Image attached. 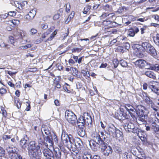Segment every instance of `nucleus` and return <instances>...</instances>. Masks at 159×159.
Listing matches in <instances>:
<instances>
[{"label": "nucleus", "mask_w": 159, "mask_h": 159, "mask_svg": "<svg viewBox=\"0 0 159 159\" xmlns=\"http://www.w3.org/2000/svg\"><path fill=\"white\" fill-rule=\"evenodd\" d=\"M8 42L12 44H13L14 45H15L14 44L15 43V40L13 37L10 36L9 37Z\"/></svg>", "instance_id": "40"}, {"label": "nucleus", "mask_w": 159, "mask_h": 159, "mask_svg": "<svg viewBox=\"0 0 159 159\" xmlns=\"http://www.w3.org/2000/svg\"><path fill=\"white\" fill-rule=\"evenodd\" d=\"M31 34L33 35L36 34L37 32V30L35 29L32 28L30 30Z\"/></svg>", "instance_id": "55"}, {"label": "nucleus", "mask_w": 159, "mask_h": 159, "mask_svg": "<svg viewBox=\"0 0 159 159\" xmlns=\"http://www.w3.org/2000/svg\"><path fill=\"white\" fill-rule=\"evenodd\" d=\"M113 62L114 65V67L115 68H116L119 63L117 59H114L113 61Z\"/></svg>", "instance_id": "47"}, {"label": "nucleus", "mask_w": 159, "mask_h": 159, "mask_svg": "<svg viewBox=\"0 0 159 159\" xmlns=\"http://www.w3.org/2000/svg\"><path fill=\"white\" fill-rule=\"evenodd\" d=\"M28 141L25 138L22 139L20 141V144L22 148L24 149L26 148L27 146L28 145Z\"/></svg>", "instance_id": "22"}, {"label": "nucleus", "mask_w": 159, "mask_h": 159, "mask_svg": "<svg viewBox=\"0 0 159 159\" xmlns=\"http://www.w3.org/2000/svg\"><path fill=\"white\" fill-rule=\"evenodd\" d=\"M135 109L136 108H135V109L132 110L129 112L132 117L134 120V118H136V111H135Z\"/></svg>", "instance_id": "34"}, {"label": "nucleus", "mask_w": 159, "mask_h": 159, "mask_svg": "<svg viewBox=\"0 0 159 159\" xmlns=\"http://www.w3.org/2000/svg\"><path fill=\"white\" fill-rule=\"evenodd\" d=\"M115 136L116 138H120L121 139L122 138L123 134L122 132L119 129H116V131L115 133Z\"/></svg>", "instance_id": "28"}, {"label": "nucleus", "mask_w": 159, "mask_h": 159, "mask_svg": "<svg viewBox=\"0 0 159 159\" xmlns=\"http://www.w3.org/2000/svg\"><path fill=\"white\" fill-rule=\"evenodd\" d=\"M61 139L63 144L70 151L72 150L74 152L73 147L75 145V141L71 135H68L65 133H62L61 136Z\"/></svg>", "instance_id": "1"}, {"label": "nucleus", "mask_w": 159, "mask_h": 159, "mask_svg": "<svg viewBox=\"0 0 159 159\" xmlns=\"http://www.w3.org/2000/svg\"><path fill=\"white\" fill-rule=\"evenodd\" d=\"M91 155L87 154L84 155L83 156L82 159H91Z\"/></svg>", "instance_id": "54"}, {"label": "nucleus", "mask_w": 159, "mask_h": 159, "mask_svg": "<svg viewBox=\"0 0 159 159\" xmlns=\"http://www.w3.org/2000/svg\"><path fill=\"white\" fill-rule=\"evenodd\" d=\"M144 107L139 105L136 107L135 111H136V116L138 117L139 120L145 124L147 122L146 120L148 116L144 111Z\"/></svg>", "instance_id": "3"}, {"label": "nucleus", "mask_w": 159, "mask_h": 159, "mask_svg": "<svg viewBox=\"0 0 159 159\" xmlns=\"http://www.w3.org/2000/svg\"><path fill=\"white\" fill-rule=\"evenodd\" d=\"M103 8L105 11L108 12L111 11L112 9L111 6L108 4L104 6Z\"/></svg>", "instance_id": "33"}, {"label": "nucleus", "mask_w": 159, "mask_h": 159, "mask_svg": "<svg viewBox=\"0 0 159 159\" xmlns=\"http://www.w3.org/2000/svg\"><path fill=\"white\" fill-rule=\"evenodd\" d=\"M132 47L137 52H142L143 51L142 44L141 45L138 44H133Z\"/></svg>", "instance_id": "24"}, {"label": "nucleus", "mask_w": 159, "mask_h": 159, "mask_svg": "<svg viewBox=\"0 0 159 159\" xmlns=\"http://www.w3.org/2000/svg\"><path fill=\"white\" fill-rule=\"evenodd\" d=\"M54 159H61V152L58 148L54 149L53 151Z\"/></svg>", "instance_id": "17"}, {"label": "nucleus", "mask_w": 159, "mask_h": 159, "mask_svg": "<svg viewBox=\"0 0 159 159\" xmlns=\"http://www.w3.org/2000/svg\"><path fill=\"white\" fill-rule=\"evenodd\" d=\"M154 83L155 82L154 81L149 82L148 88L150 89L152 92L159 95V89L157 86L154 84Z\"/></svg>", "instance_id": "11"}, {"label": "nucleus", "mask_w": 159, "mask_h": 159, "mask_svg": "<svg viewBox=\"0 0 159 159\" xmlns=\"http://www.w3.org/2000/svg\"><path fill=\"white\" fill-rule=\"evenodd\" d=\"M91 8V6H88L84 8V11L83 12L84 13L86 14L87 12L90 10Z\"/></svg>", "instance_id": "45"}, {"label": "nucleus", "mask_w": 159, "mask_h": 159, "mask_svg": "<svg viewBox=\"0 0 159 159\" xmlns=\"http://www.w3.org/2000/svg\"><path fill=\"white\" fill-rule=\"evenodd\" d=\"M84 118L85 125H87L89 124L91 125L92 123V117L88 113H84Z\"/></svg>", "instance_id": "12"}, {"label": "nucleus", "mask_w": 159, "mask_h": 159, "mask_svg": "<svg viewBox=\"0 0 159 159\" xmlns=\"http://www.w3.org/2000/svg\"><path fill=\"white\" fill-rule=\"evenodd\" d=\"M141 52H139V53L137 54L138 57L140 58H142L144 56V55Z\"/></svg>", "instance_id": "64"}, {"label": "nucleus", "mask_w": 159, "mask_h": 159, "mask_svg": "<svg viewBox=\"0 0 159 159\" xmlns=\"http://www.w3.org/2000/svg\"><path fill=\"white\" fill-rule=\"evenodd\" d=\"M51 32V31L50 30H48L46 32L42 35V38H45Z\"/></svg>", "instance_id": "44"}, {"label": "nucleus", "mask_w": 159, "mask_h": 159, "mask_svg": "<svg viewBox=\"0 0 159 159\" xmlns=\"http://www.w3.org/2000/svg\"><path fill=\"white\" fill-rule=\"evenodd\" d=\"M134 133L137 134V135L141 139L142 138L144 139L145 136V133L144 131L138 128H136L134 131Z\"/></svg>", "instance_id": "15"}, {"label": "nucleus", "mask_w": 159, "mask_h": 159, "mask_svg": "<svg viewBox=\"0 0 159 159\" xmlns=\"http://www.w3.org/2000/svg\"><path fill=\"white\" fill-rule=\"evenodd\" d=\"M30 151L29 152V153L31 159H40V155L41 154L36 152L34 150Z\"/></svg>", "instance_id": "14"}, {"label": "nucleus", "mask_w": 159, "mask_h": 159, "mask_svg": "<svg viewBox=\"0 0 159 159\" xmlns=\"http://www.w3.org/2000/svg\"><path fill=\"white\" fill-rule=\"evenodd\" d=\"M120 63L123 67H126L128 66L127 62L123 60H120Z\"/></svg>", "instance_id": "39"}, {"label": "nucleus", "mask_w": 159, "mask_h": 159, "mask_svg": "<svg viewBox=\"0 0 159 159\" xmlns=\"http://www.w3.org/2000/svg\"><path fill=\"white\" fill-rule=\"evenodd\" d=\"M117 114V118L119 120H125L126 119L128 118H127V115L122 110V109L120 110Z\"/></svg>", "instance_id": "18"}, {"label": "nucleus", "mask_w": 159, "mask_h": 159, "mask_svg": "<svg viewBox=\"0 0 159 159\" xmlns=\"http://www.w3.org/2000/svg\"><path fill=\"white\" fill-rule=\"evenodd\" d=\"M125 7H120L117 12L118 13H120L123 12L125 9Z\"/></svg>", "instance_id": "56"}, {"label": "nucleus", "mask_w": 159, "mask_h": 159, "mask_svg": "<svg viewBox=\"0 0 159 159\" xmlns=\"http://www.w3.org/2000/svg\"><path fill=\"white\" fill-rule=\"evenodd\" d=\"M146 63V61L143 59L137 60L135 62V65L141 68H143L145 66Z\"/></svg>", "instance_id": "16"}, {"label": "nucleus", "mask_w": 159, "mask_h": 159, "mask_svg": "<svg viewBox=\"0 0 159 159\" xmlns=\"http://www.w3.org/2000/svg\"><path fill=\"white\" fill-rule=\"evenodd\" d=\"M96 141L100 144L101 151L103 152L104 156H108L110 154L112 153V149L111 146L105 143L103 141L98 142V140H96Z\"/></svg>", "instance_id": "4"}, {"label": "nucleus", "mask_w": 159, "mask_h": 159, "mask_svg": "<svg viewBox=\"0 0 159 159\" xmlns=\"http://www.w3.org/2000/svg\"><path fill=\"white\" fill-rule=\"evenodd\" d=\"M6 92V90L3 88L1 89H0V93L2 94L5 93Z\"/></svg>", "instance_id": "63"}, {"label": "nucleus", "mask_w": 159, "mask_h": 159, "mask_svg": "<svg viewBox=\"0 0 159 159\" xmlns=\"http://www.w3.org/2000/svg\"><path fill=\"white\" fill-rule=\"evenodd\" d=\"M44 143L46 146H52L53 144L52 137L51 135L47 136L44 138Z\"/></svg>", "instance_id": "10"}, {"label": "nucleus", "mask_w": 159, "mask_h": 159, "mask_svg": "<svg viewBox=\"0 0 159 159\" xmlns=\"http://www.w3.org/2000/svg\"><path fill=\"white\" fill-rule=\"evenodd\" d=\"M68 62L70 66H72L75 63V61L72 59H70L68 61Z\"/></svg>", "instance_id": "62"}, {"label": "nucleus", "mask_w": 159, "mask_h": 159, "mask_svg": "<svg viewBox=\"0 0 159 159\" xmlns=\"http://www.w3.org/2000/svg\"><path fill=\"white\" fill-rule=\"evenodd\" d=\"M125 108L129 112L132 110L135 109V108L133 107L129 104L126 105V106H125Z\"/></svg>", "instance_id": "38"}, {"label": "nucleus", "mask_w": 159, "mask_h": 159, "mask_svg": "<svg viewBox=\"0 0 159 159\" xmlns=\"http://www.w3.org/2000/svg\"><path fill=\"white\" fill-rule=\"evenodd\" d=\"M150 122L151 123L152 126L151 129H152L156 133H158L159 132V120L157 119H151Z\"/></svg>", "instance_id": "7"}, {"label": "nucleus", "mask_w": 159, "mask_h": 159, "mask_svg": "<svg viewBox=\"0 0 159 159\" xmlns=\"http://www.w3.org/2000/svg\"><path fill=\"white\" fill-rule=\"evenodd\" d=\"M124 46L126 49L128 50L130 48V44L128 42H126L125 43Z\"/></svg>", "instance_id": "60"}, {"label": "nucleus", "mask_w": 159, "mask_h": 159, "mask_svg": "<svg viewBox=\"0 0 159 159\" xmlns=\"http://www.w3.org/2000/svg\"><path fill=\"white\" fill-rule=\"evenodd\" d=\"M10 158L11 159H22V157L19 153L18 150L17 149L16 152H14L11 156V155Z\"/></svg>", "instance_id": "20"}, {"label": "nucleus", "mask_w": 159, "mask_h": 159, "mask_svg": "<svg viewBox=\"0 0 159 159\" xmlns=\"http://www.w3.org/2000/svg\"><path fill=\"white\" fill-rule=\"evenodd\" d=\"M142 47L144 51H146L152 56H155L157 52L154 48L148 42H144L142 43Z\"/></svg>", "instance_id": "5"}, {"label": "nucleus", "mask_w": 159, "mask_h": 159, "mask_svg": "<svg viewBox=\"0 0 159 159\" xmlns=\"http://www.w3.org/2000/svg\"><path fill=\"white\" fill-rule=\"evenodd\" d=\"M20 35L18 38H22L25 36V34L23 31H20L19 32Z\"/></svg>", "instance_id": "59"}, {"label": "nucleus", "mask_w": 159, "mask_h": 159, "mask_svg": "<svg viewBox=\"0 0 159 159\" xmlns=\"http://www.w3.org/2000/svg\"><path fill=\"white\" fill-rule=\"evenodd\" d=\"M75 145L73 146V149L74 151L76 148L78 149H80L81 147L82 146V143L81 141L79 139L76 142H75Z\"/></svg>", "instance_id": "25"}, {"label": "nucleus", "mask_w": 159, "mask_h": 159, "mask_svg": "<svg viewBox=\"0 0 159 159\" xmlns=\"http://www.w3.org/2000/svg\"><path fill=\"white\" fill-rule=\"evenodd\" d=\"M61 11H62L61 9H60L59 11H58L57 13L55 14L53 16V18L54 20H57L59 18L60 14V13H59V11L61 13Z\"/></svg>", "instance_id": "41"}, {"label": "nucleus", "mask_w": 159, "mask_h": 159, "mask_svg": "<svg viewBox=\"0 0 159 159\" xmlns=\"http://www.w3.org/2000/svg\"><path fill=\"white\" fill-rule=\"evenodd\" d=\"M84 121V115L80 116L76 122L77 126H84V125L85 124Z\"/></svg>", "instance_id": "19"}, {"label": "nucleus", "mask_w": 159, "mask_h": 159, "mask_svg": "<svg viewBox=\"0 0 159 159\" xmlns=\"http://www.w3.org/2000/svg\"><path fill=\"white\" fill-rule=\"evenodd\" d=\"M82 50V49L80 48H74L72 49V51L73 52H80Z\"/></svg>", "instance_id": "49"}, {"label": "nucleus", "mask_w": 159, "mask_h": 159, "mask_svg": "<svg viewBox=\"0 0 159 159\" xmlns=\"http://www.w3.org/2000/svg\"><path fill=\"white\" fill-rule=\"evenodd\" d=\"M93 140L89 141V145L92 149L94 151H97L100 148V145L98 142H96V140L98 142L99 141H103L101 139L100 135L97 133L92 135Z\"/></svg>", "instance_id": "2"}, {"label": "nucleus", "mask_w": 159, "mask_h": 159, "mask_svg": "<svg viewBox=\"0 0 159 159\" xmlns=\"http://www.w3.org/2000/svg\"><path fill=\"white\" fill-rule=\"evenodd\" d=\"M40 148H42L40 145H39L37 146H36V148L34 149V151H35L36 152L41 154L42 152L40 149Z\"/></svg>", "instance_id": "42"}, {"label": "nucleus", "mask_w": 159, "mask_h": 159, "mask_svg": "<svg viewBox=\"0 0 159 159\" xmlns=\"http://www.w3.org/2000/svg\"><path fill=\"white\" fill-rule=\"evenodd\" d=\"M42 152L46 159H54L53 152L48 148H44Z\"/></svg>", "instance_id": "9"}, {"label": "nucleus", "mask_w": 159, "mask_h": 159, "mask_svg": "<svg viewBox=\"0 0 159 159\" xmlns=\"http://www.w3.org/2000/svg\"><path fill=\"white\" fill-rule=\"evenodd\" d=\"M41 28L44 30L46 29L48 27V25L46 23H43L41 24Z\"/></svg>", "instance_id": "46"}, {"label": "nucleus", "mask_w": 159, "mask_h": 159, "mask_svg": "<svg viewBox=\"0 0 159 159\" xmlns=\"http://www.w3.org/2000/svg\"><path fill=\"white\" fill-rule=\"evenodd\" d=\"M134 31L133 28H131L129 30L128 34L130 36L134 37L135 35Z\"/></svg>", "instance_id": "35"}, {"label": "nucleus", "mask_w": 159, "mask_h": 159, "mask_svg": "<svg viewBox=\"0 0 159 159\" xmlns=\"http://www.w3.org/2000/svg\"><path fill=\"white\" fill-rule=\"evenodd\" d=\"M37 70V68L34 67L33 68H30L29 69V70L28 71L32 72H36Z\"/></svg>", "instance_id": "57"}, {"label": "nucleus", "mask_w": 159, "mask_h": 159, "mask_svg": "<svg viewBox=\"0 0 159 159\" xmlns=\"http://www.w3.org/2000/svg\"><path fill=\"white\" fill-rule=\"evenodd\" d=\"M44 134L47 135V136H48V135L51 136V132L48 129V128L46 129H44Z\"/></svg>", "instance_id": "48"}, {"label": "nucleus", "mask_w": 159, "mask_h": 159, "mask_svg": "<svg viewBox=\"0 0 159 159\" xmlns=\"http://www.w3.org/2000/svg\"><path fill=\"white\" fill-rule=\"evenodd\" d=\"M81 73H82L84 76H85L87 75V74H89V72L88 71H86L84 70H82L81 71Z\"/></svg>", "instance_id": "61"}, {"label": "nucleus", "mask_w": 159, "mask_h": 159, "mask_svg": "<svg viewBox=\"0 0 159 159\" xmlns=\"http://www.w3.org/2000/svg\"><path fill=\"white\" fill-rule=\"evenodd\" d=\"M116 129L117 128L113 125L110 126L108 128V131L109 133L114 134L116 131Z\"/></svg>", "instance_id": "31"}, {"label": "nucleus", "mask_w": 159, "mask_h": 159, "mask_svg": "<svg viewBox=\"0 0 159 159\" xmlns=\"http://www.w3.org/2000/svg\"><path fill=\"white\" fill-rule=\"evenodd\" d=\"M133 157H134L133 155L131 153L124 154L123 155V159H133Z\"/></svg>", "instance_id": "30"}, {"label": "nucleus", "mask_w": 159, "mask_h": 159, "mask_svg": "<svg viewBox=\"0 0 159 159\" xmlns=\"http://www.w3.org/2000/svg\"><path fill=\"white\" fill-rule=\"evenodd\" d=\"M123 127L126 131L128 132H132L133 133L134 130L137 128L135 127L133 123L129 121L124 124Z\"/></svg>", "instance_id": "8"}, {"label": "nucleus", "mask_w": 159, "mask_h": 159, "mask_svg": "<svg viewBox=\"0 0 159 159\" xmlns=\"http://www.w3.org/2000/svg\"><path fill=\"white\" fill-rule=\"evenodd\" d=\"M146 64L147 65L146 67H147V69H151V68L152 66H153L154 65L151 64L150 63L147 62L146 63Z\"/></svg>", "instance_id": "58"}, {"label": "nucleus", "mask_w": 159, "mask_h": 159, "mask_svg": "<svg viewBox=\"0 0 159 159\" xmlns=\"http://www.w3.org/2000/svg\"><path fill=\"white\" fill-rule=\"evenodd\" d=\"M150 102H151L150 105V107L153 110L154 112L157 111L158 107L156 106L153 103H152L151 101V102L150 101Z\"/></svg>", "instance_id": "36"}, {"label": "nucleus", "mask_w": 159, "mask_h": 159, "mask_svg": "<svg viewBox=\"0 0 159 159\" xmlns=\"http://www.w3.org/2000/svg\"><path fill=\"white\" fill-rule=\"evenodd\" d=\"M144 74L148 77L152 78L153 79H155L156 78L155 74L154 73L151 71H146Z\"/></svg>", "instance_id": "27"}, {"label": "nucleus", "mask_w": 159, "mask_h": 159, "mask_svg": "<svg viewBox=\"0 0 159 159\" xmlns=\"http://www.w3.org/2000/svg\"><path fill=\"white\" fill-rule=\"evenodd\" d=\"M65 117L67 121L74 125L76 124V120L77 119L76 116L72 111H66L65 114Z\"/></svg>", "instance_id": "6"}, {"label": "nucleus", "mask_w": 159, "mask_h": 159, "mask_svg": "<svg viewBox=\"0 0 159 159\" xmlns=\"http://www.w3.org/2000/svg\"><path fill=\"white\" fill-rule=\"evenodd\" d=\"M78 135L82 137H83L85 134L84 126H78Z\"/></svg>", "instance_id": "21"}, {"label": "nucleus", "mask_w": 159, "mask_h": 159, "mask_svg": "<svg viewBox=\"0 0 159 159\" xmlns=\"http://www.w3.org/2000/svg\"><path fill=\"white\" fill-rule=\"evenodd\" d=\"M28 150L29 152L31 150L34 151L36 148V144L34 141H31L28 145Z\"/></svg>", "instance_id": "23"}, {"label": "nucleus", "mask_w": 159, "mask_h": 159, "mask_svg": "<svg viewBox=\"0 0 159 159\" xmlns=\"http://www.w3.org/2000/svg\"><path fill=\"white\" fill-rule=\"evenodd\" d=\"M10 22L13 24L14 25H18L19 24L20 22L18 20H12L10 21Z\"/></svg>", "instance_id": "43"}, {"label": "nucleus", "mask_w": 159, "mask_h": 159, "mask_svg": "<svg viewBox=\"0 0 159 159\" xmlns=\"http://www.w3.org/2000/svg\"><path fill=\"white\" fill-rule=\"evenodd\" d=\"M32 45L30 44H27L25 46L21 47V49H25L28 48H30L31 47Z\"/></svg>", "instance_id": "51"}, {"label": "nucleus", "mask_w": 159, "mask_h": 159, "mask_svg": "<svg viewBox=\"0 0 159 159\" xmlns=\"http://www.w3.org/2000/svg\"><path fill=\"white\" fill-rule=\"evenodd\" d=\"M5 153V151L2 148L0 147V156H4Z\"/></svg>", "instance_id": "50"}, {"label": "nucleus", "mask_w": 159, "mask_h": 159, "mask_svg": "<svg viewBox=\"0 0 159 159\" xmlns=\"http://www.w3.org/2000/svg\"><path fill=\"white\" fill-rule=\"evenodd\" d=\"M11 137L10 135H4L2 136V138L3 140H7L11 138Z\"/></svg>", "instance_id": "52"}, {"label": "nucleus", "mask_w": 159, "mask_h": 159, "mask_svg": "<svg viewBox=\"0 0 159 159\" xmlns=\"http://www.w3.org/2000/svg\"><path fill=\"white\" fill-rule=\"evenodd\" d=\"M6 149L10 157H11V156L14 152H16V150L17 149L15 148L11 147L9 146L7 147Z\"/></svg>", "instance_id": "26"}, {"label": "nucleus", "mask_w": 159, "mask_h": 159, "mask_svg": "<svg viewBox=\"0 0 159 159\" xmlns=\"http://www.w3.org/2000/svg\"><path fill=\"white\" fill-rule=\"evenodd\" d=\"M151 70H154L159 73V65L156 64L151 68Z\"/></svg>", "instance_id": "37"}, {"label": "nucleus", "mask_w": 159, "mask_h": 159, "mask_svg": "<svg viewBox=\"0 0 159 159\" xmlns=\"http://www.w3.org/2000/svg\"><path fill=\"white\" fill-rule=\"evenodd\" d=\"M113 14V15H112V16H114V13H111V14H108V13H103V14L101 16V17H102V18H105L107 16H109V15H112Z\"/></svg>", "instance_id": "53"}, {"label": "nucleus", "mask_w": 159, "mask_h": 159, "mask_svg": "<svg viewBox=\"0 0 159 159\" xmlns=\"http://www.w3.org/2000/svg\"><path fill=\"white\" fill-rule=\"evenodd\" d=\"M36 14V10L35 9L31 10L28 14L25 16V19L28 20H30L33 19Z\"/></svg>", "instance_id": "13"}, {"label": "nucleus", "mask_w": 159, "mask_h": 159, "mask_svg": "<svg viewBox=\"0 0 159 159\" xmlns=\"http://www.w3.org/2000/svg\"><path fill=\"white\" fill-rule=\"evenodd\" d=\"M16 12L15 11H9L8 14H5L4 15V16L3 17V18H6L8 16H13L16 15Z\"/></svg>", "instance_id": "32"}, {"label": "nucleus", "mask_w": 159, "mask_h": 159, "mask_svg": "<svg viewBox=\"0 0 159 159\" xmlns=\"http://www.w3.org/2000/svg\"><path fill=\"white\" fill-rule=\"evenodd\" d=\"M42 133V134H39L38 136H37L38 139L39 144L41 145H42L43 143H44L43 139L44 135L43 134V133Z\"/></svg>", "instance_id": "29"}]
</instances>
